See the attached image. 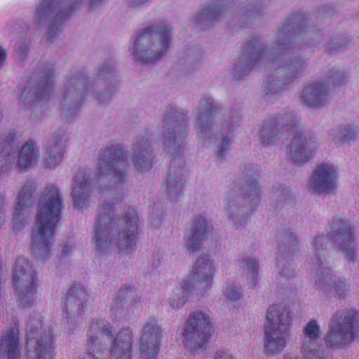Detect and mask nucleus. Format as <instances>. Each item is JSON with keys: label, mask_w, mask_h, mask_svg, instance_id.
Segmentation results:
<instances>
[{"label": "nucleus", "mask_w": 359, "mask_h": 359, "mask_svg": "<svg viewBox=\"0 0 359 359\" xmlns=\"http://www.w3.org/2000/svg\"><path fill=\"white\" fill-rule=\"evenodd\" d=\"M213 359H235L234 356L226 350H219L215 354Z\"/></svg>", "instance_id": "obj_48"}, {"label": "nucleus", "mask_w": 359, "mask_h": 359, "mask_svg": "<svg viewBox=\"0 0 359 359\" xmlns=\"http://www.w3.org/2000/svg\"><path fill=\"white\" fill-rule=\"evenodd\" d=\"M104 0H90V6L91 8H95L100 4H101Z\"/></svg>", "instance_id": "obj_54"}, {"label": "nucleus", "mask_w": 359, "mask_h": 359, "mask_svg": "<svg viewBox=\"0 0 359 359\" xmlns=\"http://www.w3.org/2000/svg\"><path fill=\"white\" fill-rule=\"evenodd\" d=\"M88 91L84 73L71 72L68 76L62 96V110L65 116H73L80 108L85 93Z\"/></svg>", "instance_id": "obj_17"}, {"label": "nucleus", "mask_w": 359, "mask_h": 359, "mask_svg": "<svg viewBox=\"0 0 359 359\" xmlns=\"http://www.w3.org/2000/svg\"><path fill=\"white\" fill-rule=\"evenodd\" d=\"M13 283L21 305L29 306L36 302L35 271L23 257L15 260L13 269Z\"/></svg>", "instance_id": "obj_16"}, {"label": "nucleus", "mask_w": 359, "mask_h": 359, "mask_svg": "<svg viewBox=\"0 0 359 359\" xmlns=\"http://www.w3.org/2000/svg\"><path fill=\"white\" fill-rule=\"evenodd\" d=\"M6 59V50L0 46V66L5 62Z\"/></svg>", "instance_id": "obj_52"}, {"label": "nucleus", "mask_w": 359, "mask_h": 359, "mask_svg": "<svg viewBox=\"0 0 359 359\" xmlns=\"http://www.w3.org/2000/svg\"><path fill=\"white\" fill-rule=\"evenodd\" d=\"M294 32L291 22L282 25L278 29L273 47L275 56L272 72L263 86L267 95L280 93L285 86L298 79L307 66L308 58L302 55V50L311 45L294 41Z\"/></svg>", "instance_id": "obj_3"}, {"label": "nucleus", "mask_w": 359, "mask_h": 359, "mask_svg": "<svg viewBox=\"0 0 359 359\" xmlns=\"http://www.w3.org/2000/svg\"><path fill=\"white\" fill-rule=\"evenodd\" d=\"M320 337L321 331L316 320H310L303 327L301 353L304 359H329L324 349L318 348Z\"/></svg>", "instance_id": "obj_25"}, {"label": "nucleus", "mask_w": 359, "mask_h": 359, "mask_svg": "<svg viewBox=\"0 0 359 359\" xmlns=\"http://www.w3.org/2000/svg\"><path fill=\"white\" fill-rule=\"evenodd\" d=\"M138 229L135 210L128 209L122 219L117 218L114 204L104 201L100 205L93 237L96 255H107L115 248L121 255L131 254L136 248Z\"/></svg>", "instance_id": "obj_2"}, {"label": "nucleus", "mask_w": 359, "mask_h": 359, "mask_svg": "<svg viewBox=\"0 0 359 359\" xmlns=\"http://www.w3.org/2000/svg\"><path fill=\"white\" fill-rule=\"evenodd\" d=\"M264 325V351L275 355L287 346L291 335L292 315L289 308L283 304L270 306L266 313Z\"/></svg>", "instance_id": "obj_7"}, {"label": "nucleus", "mask_w": 359, "mask_h": 359, "mask_svg": "<svg viewBox=\"0 0 359 359\" xmlns=\"http://www.w3.org/2000/svg\"><path fill=\"white\" fill-rule=\"evenodd\" d=\"M337 175L334 168L329 163L316 167L309 181V189L317 195H327L337 189Z\"/></svg>", "instance_id": "obj_23"}, {"label": "nucleus", "mask_w": 359, "mask_h": 359, "mask_svg": "<svg viewBox=\"0 0 359 359\" xmlns=\"http://www.w3.org/2000/svg\"><path fill=\"white\" fill-rule=\"evenodd\" d=\"M283 359H298V358L297 357H293V356H291V355H285L283 357Z\"/></svg>", "instance_id": "obj_57"}, {"label": "nucleus", "mask_w": 359, "mask_h": 359, "mask_svg": "<svg viewBox=\"0 0 359 359\" xmlns=\"http://www.w3.org/2000/svg\"><path fill=\"white\" fill-rule=\"evenodd\" d=\"M41 323L35 319V318H31L27 325V332H28V336L31 337L35 331L38 329V325H40Z\"/></svg>", "instance_id": "obj_47"}, {"label": "nucleus", "mask_w": 359, "mask_h": 359, "mask_svg": "<svg viewBox=\"0 0 359 359\" xmlns=\"http://www.w3.org/2000/svg\"><path fill=\"white\" fill-rule=\"evenodd\" d=\"M84 1L68 0L66 4L59 6L56 0H41L36 5L34 21L38 27L48 26L47 36L51 40L58 31L57 24L73 14Z\"/></svg>", "instance_id": "obj_13"}, {"label": "nucleus", "mask_w": 359, "mask_h": 359, "mask_svg": "<svg viewBox=\"0 0 359 359\" xmlns=\"http://www.w3.org/2000/svg\"><path fill=\"white\" fill-rule=\"evenodd\" d=\"M358 336L359 313L351 309L332 318L325 341L331 347L341 348L349 345Z\"/></svg>", "instance_id": "obj_14"}, {"label": "nucleus", "mask_w": 359, "mask_h": 359, "mask_svg": "<svg viewBox=\"0 0 359 359\" xmlns=\"http://www.w3.org/2000/svg\"><path fill=\"white\" fill-rule=\"evenodd\" d=\"M111 327L102 319L93 320L88 334V353L94 355L95 348H101L105 339H109L110 359H131L133 330L129 327L121 329L116 338H113ZM83 353V354H84Z\"/></svg>", "instance_id": "obj_8"}, {"label": "nucleus", "mask_w": 359, "mask_h": 359, "mask_svg": "<svg viewBox=\"0 0 359 359\" xmlns=\"http://www.w3.org/2000/svg\"><path fill=\"white\" fill-rule=\"evenodd\" d=\"M299 122V118L292 111L280 113L263 123L259 141L265 147L274 144L281 135L290 130Z\"/></svg>", "instance_id": "obj_19"}, {"label": "nucleus", "mask_w": 359, "mask_h": 359, "mask_svg": "<svg viewBox=\"0 0 359 359\" xmlns=\"http://www.w3.org/2000/svg\"><path fill=\"white\" fill-rule=\"evenodd\" d=\"M330 100V88L328 83L323 81H316L304 85L299 97L300 103L309 109L323 107Z\"/></svg>", "instance_id": "obj_24"}, {"label": "nucleus", "mask_w": 359, "mask_h": 359, "mask_svg": "<svg viewBox=\"0 0 359 359\" xmlns=\"http://www.w3.org/2000/svg\"><path fill=\"white\" fill-rule=\"evenodd\" d=\"M87 306V292L79 285L71 287L65 303V318L69 323H76L85 313Z\"/></svg>", "instance_id": "obj_29"}, {"label": "nucleus", "mask_w": 359, "mask_h": 359, "mask_svg": "<svg viewBox=\"0 0 359 359\" xmlns=\"http://www.w3.org/2000/svg\"><path fill=\"white\" fill-rule=\"evenodd\" d=\"M150 0H128V4L130 7H139L148 3Z\"/></svg>", "instance_id": "obj_50"}, {"label": "nucleus", "mask_w": 359, "mask_h": 359, "mask_svg": "<svg viewBox=\"0 0 359 359\" xmlns=\"http://www.w3.org/2000/svg\"><path fill=\"white\" fill-rule=\"evenodd\" d=\"M359 135V128L353 124L341 125L329 131V137L337 147L355 141Z\"/></svg>", "instance_id": "obj_35"}, {"label": "nucleus", "mask_w": 359, "mask_h": 359, "mask_svg": "<svg viewBox=\"0 0 359 359\" xmlns=\"http://www.w3.org/2000/svg\"><path fill=\"white\" fill-rule=\"evenodd\" d=\"M192 292H194L193 290H187L183 287L182 280L180 283V287H175L168 297L169 305L174 309L182 308L188 299V294Z\"/></svg>", "instance_id": "obj_40"}, {"label": "nucleus", "mask_w": 359, "mask_h": 359, "mask_svg": "<svg viewBox=\"0 0 359 359\" xmlns=\"http://www.w3.org/2000/svg\"><path fill=\"white\" fill-rule=\"evenodd\" d=\"M149 215L152 225L156 226L164 218V210L160 201L149 207Z\"/></svg>", "instance_id": "obj_43"}, {"label": "nucleus", "mask_w": 359, "mask_h": 359, "mask_svg": "<svg viewBox=\"0 0 359 359\" xmlns=\"http://www.w3.org/2000/svg\"><path fill=\"white\" fill-rule=\"evenodd\" d=\"M62 207V199L58 189L53 185L48 187L38 203L35 231L32 237V251L39 262H45L50 257V247Z\"/></svg>", "instance_id": "obj_5"}, {"label": "nucleus", "mask_w": 359, "mask_h": 359, "mask_svg": "<svg viewBox=\"0 0 359 359\" xmlns=\"http://www.w3.org/2000/svg\"><path fill=\"white\" fill-rule=\"evenodd\" d=\"M217 114L215 100L210 96L203 97L193 111L194 126L201 145L215 147L217 156L222 159L233 142L240 116L228 114L216 122Z\"/></svg>", "instance_id": "obj_4"}, {"label": "nucleus", "mask_w": 359, "mask_h": 359, "mask_svg": "<svg viewBox=\"0 0 359 359\" xmlns=\"http://www.w3.org/2000/svg\"><path fill=\"white\" fill-rule=\"evenodd\" d=\"M210 317L202 311L190 316L184 331V343L193 353H202L210 338Z\"/></svg>", "instance_id": "obj_15"}, {"label": "nucleus", "mask_w": 359, "mask_h": 359, "mask_svg": "<svg viewBox=\"0 0 359 359\" xmlns=\"http://www.w3.org/2000/svg\"><path fill=\"white\" fill-rule=\"evenodd\" d=\"M55 338L53 331L40 332L35 345L27 351V359H55Z\"/></svg>", "instance_id": "obj_30"}, {"label": "nucleus", "mask_w": 359, "mask_h": 359, "mask_svg": "<svg viewBox=\"0 0 359 359\" xmlns=\"http://www.w3.org/2000/svg\"><path fill=\"white\" fill-rule=\"evenodd\" d=\"M131 161L135 170L145 173L151 170L154 162V149L150 140L139 136L133 143Z\"/></svg>", "instance_id": "obj_28"}, {"label": "nucleus", "mask_w": 359, "mask_h": 359, "mask_svg": "<svg viewBox=\"0 0 359 359\" xmlns=\"http://www.w3.org/2000/svg\"><path fill=\"white\" fill-rule=\"evenodd\" d=\"M34 191L33 184L26 182L22 187L18 197V203L13 214V224L15 228L20 229L27 218L28 212L32 208V196Z\"/></svg>", "instance_id": "obj_33"}, {"label": "nucleus", "mask_w": 359, "mask_h": 359, "mask_svg": "<svg viewBox=\"0 0 359 359\" xmlns=\"http://www.w3.org/2000/svg\"><path fill=\"white\" fill-rule=\"evenodd\" d=\"M271 55L270 49L260 39H252L245 46L241 58L235 67L234 77L240 79L251 69L268 63Z\"/></svg>", "instance_id": "obj_20"}, {"label": "nucleus", "mask_w": 359, "mask_h": 359, "mask_svg": "<svg viewBox=\"0 0 359 359\" xmlns=\"http://www.w3.org/2000/svg\"><path fill=\"white\" fill-rule=\"evenodd\" d=\"M72 248L73 246L72 245L66 243L62 248V252L64 255H67L68 253L72 250Z\"/></svg>", "instance_id": "obj_53"}, {"label": "nucleus", "mask_w": 359, "mask_h": 359, "mask_svg": "<svg viewBox=\"0 0 359 359\" xmlns=\"http://www.w3.org/2000/svg\"><path fill=\"white\" fill-rule=\"evenodd\" d=\"M184 187L183 170L181 166L172 165L167 177V191L170 198L175 201L182 193Z\"/></svg>", "instance_id": "obj_38"}, {"label": "nucleus", "mask_w": 359, "mask_h": 359, "mask_svg": "<svg viewBox=\"0 0 359 359\" xmlns=\"http://www.w3.org/2000/svg\"><path fill=\"white\" fill-rule=\"evenodd\" d=\"M53 88V80L50 68H46L41 72V78L36 90L27 88L22 91V96L29 95L30 98L45 99L49 96Z\"/></svg>", "instance_id": "obj_37"}, {"label": "nucleus", "mask_w": 359, "mask_h": 359, "mask_svg": "<svg viewBox=\"0 0 359 359\" xmlns=\"http://www.w3.org/2000/svg\"><path fill=\"white\" fill-rule=\"evenodd\" d=\"M223 295L225 301L232 306H235L243 297V292L240 288L237 287L235 283H227L222 289Z\"/></svg>", "instance_id": "obj_41"}, {"label": "nucleus", "mask_w": 359, "mask_h": 359, "mask_svg": "<svg viewBox=\"0 0 359 359\" xmlns=\"http://www.w3.org/2000/svg\"><path fill=\"white\" fill-rule=\"evenodd\" d=\"M319 144L316 137L298 133L287 147L286 154L294 164L303 165L314 156Z\"/></svg>", "instance_id": "obj_21"}, {"label": "nucleus", "mask_w": 359, "mask_h": 359, "mask_svg": "<svg viewBox=\"0 0 359 359\" xmlns=\"http://www.w3.org/2000/svg\"><path fill=\"white\" fill-rule=\"evenodd\" d=\"M19 330L12 327L5 331L0 339V359H21Z\"/></svg>", "instance_id": "obj_32"}, {"label": "nucleus", "mask_w": 359, "mask_h": 359, "mask_svg": "<svg viewBox=\"0 0 359 359\" xmlns=\"http://www.w3.org/2000/svg\"><path fill=\"white\" fill-rule=\"evenodd\" d=\"M247 12L249 16H252L255 13L254 9L248 10Z\"/></svg>", "instance_id": "obj_56"}, {"label": "nucleus", "mask_w": 359, "mask_h": 359, "mask_svg": "<svg viewBox=\"0 0 359 359\" xmlns=\"http://www.w3.org/2000/svg\"><path fill=\"white\" fill-rule=\"evenodd\" d=\"M162 339V329L156 319L143 325L140 341V359H156Z\"/></svg>", "instance_id": "obj_22"}, {"label": "nucleus", "mask_w": 359, "mask_h": 359, "mask_svg": "<svg viewBox=\"0 0 359 359\" xmlns=\"http://www.w3.org/2000/svg\"><path fill=\"white\" fill-rule=\"evenodd\" d=\"M189 123L187 115L174 107H169L162 115L161 133L163 151L175 161L184 152Z\"/></svg>", "instance_id": "obj_10"}, {"label": "nucleus", "mask_w": 359, "mask_h": 359, "mask_svg": "<svg viewBox=\"0 0 359 359\" xmlns=\"http://www.w3.org/2000/svg\"><path fill=\"white\" fill-rule=\"evenodd\" d=\"M346 77V72L344 70L341 71L334 68L329 71L327 73V79H329V82L333 85L340 84Z\"/></svg>", "instance_id": "obj_44"}, {"label": "nucleus", "mask_w": 359, "mask_h": 359, "mask_svg": "<svg viewBox=\"0 0 359 359\" xmlns=\"http://www.w3.org/2000/svg\"><path fill=\"white\" fill-rule=\"evenodd\" d=\"M223 11L224 10L221 6L211 5L203 11L201 18L207 20H216L222 15Z\"/></svg>", "instance_id": "obj_42"}, {"label": "nucleus", "mask_w": 359, "mask_h": 359, "mask_svg": "<svg viewBox=\"0 0 359 359\" xmlns=\"http://www.w3.org/2000/svg\"><path fill=\"white\" fill-rule=\"evenodd\" d=\"M215 266L207 256H201L193 265L191 275L182 280L183 287L203 294L210 289L213 282Z\"/></svg>", "instance_id": "obj_18"}, {"label": "nucleus", "mask_w": 359, "mask_h": 359, "mask_svg": "<svg viewBox=\"0 0 359 359\" xmlns=\"http://www.w3.org/2000/svg\"><path fill=\"white\" fill-rule=\"evenodd\" d=\"M65 140L60 135H55L44 144L43 163L46 168L54 169L64 158Z\"/></svg>", "instance_id": "obj_31"}, {"label": "nucleus", "mask_w": 359, "mask_h": 359, "mask_svg": "<svg viewBox=\"0 0 359 359\" xmlns=\"http://www.w3.org/2000/svg\"><path fill=\"white\" fill-rule=\"evenodd\" d=\"M135 304L136 298L133 290L129 287H123L118 291L111 306V313L117 318H126L130 308Z\"/></svg>", "instance_id": "obj_34"}, {"label": "nucleus", "mask_w": 359, "mask_h": 359, "mask_svg": "<svg viewBox=\"0 0 359 359\" xmlns=\"http://www.w3.org/2000/svg\"><path fill=\"white\" fill-rule=\"evenodd\" d=\"M5 203V196L4 194H0V225L2 224L3 220V208Z\"/></svg>", "instance_id": "obj_51"}, {"label": "nucleus", "mask_w": 359, "mask_h": 359, "mask_svg": "<svg viewBox=\"0 0 359 359\" xmlns=\"http://www.w3.org/2000/svg\"><path fill=\"white\" fill-rule=\"evenodd\" d=\"M229 187L224 200V213L228 222L236 229L245 226L250 212L259 204L260 187L256 177H245L240 191Z\"/></svg>", "instance_id": "obj_6"}, {"label": "nucleus", "mask_w": 359, "mask_h": 359, "mask_svg": "<svg viewBox=\"0 0 359 359\" xmlns=\"http://www.w3.org/2000/svg\"><path fill=\"white\" fill-rule=\"evenodd\" d=\"M331 234L348 261H353L356 253L353 231L348 221L344 216L335 217L331 227Z\"/></svg>", "instance_id": "obj_27"}, {"label": "nucleus", "mask_w": 359, "mask_h": 359, "mask_svg": "<svg viewBox=\"0 0 359 359\" xmlns=\"http://www.w3.org/2000/svg\"><path fill=\"white\" fill-rule=\"evenodd\" d=\"M18 143L13 135L0 143V175L9 174L14 168L20 171L26 170L39 158V149L33 141L25 142L16 151Z\"/></svg>", "instance_id": "obj_12"}, {"label": "nucleus", "mask_w": 359, "mask_h": 359, "mask_svg": "<svg viewBox=\"0 0 359 359\" xmlns=\"http://www.w3.org/2000/svg\"><path fill=\"white\" fill-rule=\"evenodd\" d=\"M329 46H330V48L332 50L338 49L342 46V45L339 44L338 42L337 43V45L335 46L334 41L330 42Z\"/></svg>", "instance_id": "obj_55"}, {"label": "nucleus", "mask_w": 359, "mask_h": 359, "mask_svg": "<svg viewBox=\"0 0 359 359\" xmlns=\"http://www.w3.org/2000/svg\"><path fill=\"white\" fill-rule=\"evenodd\" d=\"M128 154L120 145H111L102 150L97 159L96 174L93 180L85 171L78 172L73 182L72 196L74 206L83 209L88 205L89 189L94 185L102 193L121 195L128 180V166L125 162Z\"/></svg>", "instance_id": "obj_1"}, {"label": "nucleus", "mask_w": 359, "mask_h": 359, "mask_svg": "<svg viewBox=\"0 0 359 359\" xmlns=\"http://www.w3.org/2000/svg\"><path fill=\"white\" fill-rule=\"evenodd\" d=\"M243 273L246 276L248 283L251 286H255L257 283L259 266L258 262L253 257H245L241 264Z\"/></svg>", "instance_id": "obj_39"}, {"label": "nucleus", "mask_w": 359, "mask_h": 359, "mask_svg": "<svg viewBox=\"0 0 359 359\" xmlns=\"http://www.w3.org/2000/svg\"><path fill=\"white\" fill-rule=\"evenodd\" d=\"M27 48L25 46H22L18 48L15 51V55L20 60H22L26 55Z\"/></svg>", "instance_id": "obj_49"}, {"label": "nucleus", "mask_w": 359, "mask_h": 359, "mask_svg": "<svg viewBox=\"0 0 359 359\" xmlns=\"http://www.w3.org/2000/svg\"><path fill=\"white\" fill-rule=\"evenodd\" d=\"M327 238L325 236H316L312 243L313 259L312 264L316 268L314 276L316 290L322 295L331 297L334 295L343 297L349 289L348 285L341 277L333 275L330 266H326L327 260L322 259Z\"/></svg>", "instance_id": "obj_11"}, {"label": "nucleus", "mask_w": 359, "mask_h": 359, "mask_svg": "<svg viewBox=\"0 0 359 359\" xmlns=\"http://www.w3.org/2000/svg\"><path fill=\"white\" fill-rule=\"evenodd\" d=\"M278 266L279 267V274L282 277H292L296 274L294 269L289 263L284 264L282 263V260H278Z\"/></svg>", "instance_id": "obj_45"}, {"label": "nucleus", "mask_w": 359, "mask_h": 359, "mask_svg": "<svg viewBox=\"0 0 359 359\" xmlns=\"http://www.w3.org/2000/svg\"><path fill=\"white\" fill-rule=\"evenodd\" d=\"M213 224L205 215L194 216L191 222L189 232L184 236V243L189 252L198 251L201 245L212 232Z\"/></svg>", "instance_id": "obj_26"}, {"label": "nucleus", "mask_w": 359, "mask_h": 359, "mask_svg": "<svg viewBox=\"0 0 359 359\" xmlns=\"http://www.w3.org/2000/svg\"><path fill=\"white\" fill-rule=\"evenodd\" d=\"M242 13L243 15L242 18H244L245 16V11H242Z\"/></svg>", "instance_id": "obj_58"}, {"label": "nucleus", "mask_w": 359, "mask_h": 359, "mask_svg": "<svg viewBox=\"0 0 359 359\" xmlns=\"http://www.w3.org/2000/svg\"><path fill=\"white\" fill-rule=\"evenodd\" d=\"M98 78L103 80L104 91L99 93L97 99L100 102L107 101L116 91L118 83L115 69L111 65L102 66L98 72Z\"/></svg>", "instance_id": "obj_36"}, {"label": "nucleus", "mask_w": 359, "mask_h": 359, "mask_svg": "<svg viewBox=\"0 0 359 359\" xmlns=\"http://www.w3.org/2000/svg\"><path fill=\"white\" fill-rule=\"evenodd\" d=\"M172 27L154 24L142 29L134 43V57L143 62H156L165 55L172 43Z\"/></svg>", "instance_id": "obj_9"}, {"label": "nucleus", "mask_w": 359, "mask_h": 359, "mask_svg": "<svg viewBox=\"0 0 359 359\" xmlns=\"http://www.w3.org/2000/svg\"><path fill=\"white\" fill-rule=\"evenodd\" d=\"M283 243L288 244L290 246L294 247L297 245V239L294 233L287 231L282 237Z\"/></svg>", "instance_id": "obj_46"}]
</instances>
